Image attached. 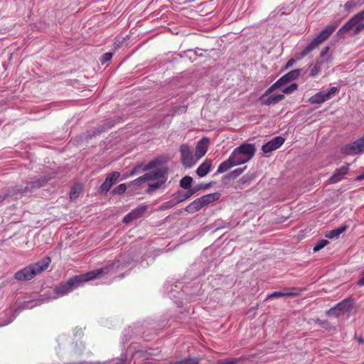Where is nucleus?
<instances>
[{"mask_svg":"<svg viewBox=\"0 0 364 364\" xmlns=\"http://www.w3.org/2000/svg\"><path fill=\"white\" fill-rule=\"evenodd\" d=\"M124 360H125V358H122V359H121L120 363H122Z\"/></svg>","mask_w":364,"mask_h":364,"instance_id":"6e6d98bb","label":"nucleus"},{"mask_svg":"<svg viewBox=\"0 0 364 364\" xmlns=\"http://www.w3.org/2000/svg\"><path fill=\"white\" fill-rule=\"evenodd\" d=\"M80 191V186H74L72 188L70 193V199H75L78 197L79 193Z\"/></svg>","mask_w":364,"mask_h":364,"instance_id":"473e14b6","label":"nucleus"},{"mask_svg":"<svg viewBox=\"0 0 364 364\" xmlns=\"http://www.w3.org/2000/svg\"><path fill=\"white\" fill-rule=\"evenodd\" d=\"M46 183L45 178H35L33 181L26 183V186H16L6 188L4 193L0 195V203L4 202L11 203L12 200L20 198L23 194L31 192L33 189L38 188Z\"/></svg>","mask_w":364,"mask_h":364,"instance_id":"f03ea898","label":"nucleus"},{"mask_svg":"<svg viewBox=\"0 0 364 364\" xmlns=\"http://www.w3.org/2000/svg\"><path fill=\"white\" fill-rule=\"evenodd\" d=\"M291 82L289 79L287 77L286 75L280 77L277 81H276L277 84L279 85V87H283L284 85L287 84L288 82Z\"/></svg>","mask_w":364,"mask_h":364,"instance_id":"c9c22d12","label":"nucleus"},{"mask_svg":"<svg viewBox=\"0 0 364 364\" xmlns=\"http://www.w3.org/2000/svg\"><path fill=\"white\" fill-rule=\"evenodd\" d=\"M339 92V88L337 87H331L328 90H324L317 92L309 98V102L311 104L321 105L327 100L333 97Z\"/></svg>","mask_w":364,"mask_h":364,"instance_id":"0eeeda50","label":"nucleus"},{"mask_svg":"<svg viewBox=\"0 0 364 364\" xmlns=\"http://www.w3.org/2000/svg\"><path fill=\"white\" fill-rule=\"evenodd\" d=\"M212 182L208 183H200L198 185H196L193 187H192V190L194 192V193H197L198 191L200 190H206L210 188L212 186Z\"/></svg>","mask_w":364,"mask_h":364,"instance_id":"cd10ccee","label":"nucleus"},{"mask_svg":"<svg viewBox=\"0 0 364 364\" xmlns=\"http://www.w3.org/2000/svg\"><path fill=\"white\" fill-rule=\"evenodd\" d=\"M111 188L112 186L105 180L100 187V192L101 193H107Z\"/></svg>","mask_w":364,"mask_h":364,"instance_id":"72a5a7b5","label":"nucleus"},{"mask_svg":"<svg viewBox=\"0 0 364 364\" xmlns=\"http://www.w3.org/2000/svg\"><path fill=\"white\" fill-rule=\"evenodd\" d=\"M140 170L142 171V164H139L134 168V169L131 171L130 175L133 176L136 174Z\"/></svg>","mask_w":364,"mask_h":364,"instance_id":"37998d69","label":"nucleus"},{"mask_svg":"<svg viewBox=\"0 0 364 364\" xmlns=\"http://www.w3.org/2000/svg\"><path fill=\"white\" fill-rule=\"evenodd\" d=\"M246 168H247V166H245L242 168H236V169L233 170L232 171L228 173V175H227L225 177L228 178L235 179V178H237L239 176H240L244 172V171L246 169Z\"/></svg>","mask_w":364,"mask_h":364,"instance_id":"a878e982","label":"nucleus"},{"mask_svg":"<svg viewBox=\"0 0 364 364\" xmlns=\"http://www.w3.org/2000/svg\"><path fill=\"white\" fill-rule=\"evenodd\" d=\"M146 176L144 174V175L137 178L136 179H135L134 181V183L137 185V184H140L143 182H146Z\"/></svg>","mask_w":364,"mask_h":364,"instance_id":"79ce46f5","label":"nucleus"},{"mask_svg":"<svg viewBox=\"0 0 364 364\" xmlns=\"http://www.w3.org/2000/svg\"><path fill=\"white\" fill-rule=\"evenodd\" d=\"M329 242L326 240H321L318 241L316 245L314 247L313 250L314 252H318L326 246Z\"/></svg>","mask_w":364,"mask_h":364,"instance_id":"c756f323","label":"nucleus"},{"mask_svg":"<svg viewBox=\"0 0 364 364\" xmlns=\"http://www.w3.org/2000/svg\"><path fill=\"white\" fill-rule=\"evenodd\" d=\"M218 364H234V362L233 361H223V362H220Z\"/></svg>","mask_w":364,"mask_h":364,"instance_id":"3c124183","label":"nucleus"},{"mask_svg":"<svg viewBox=\"0 0 364 364\" xmlns=\"http://www.w3.org/2000/svg\"><path fill=\"white\" fill-rule=\"evenodd\" d=\"M329 48H330L328 46H326L322 49L320 53L321 58H323L328 53Z\"/></svg>","mask_w":364,"mask_h":364,"instance_id":"c03bdc74","label":"nucleus"},{"mask_svg":"<svg viewBox=\"0 0 364 364\" xmlns=\"http://www.w3.org/2000/svg\"><path fill=\"white\" fill-rule=\"evenodd\" d=\"M364 28V10L359 12L348 20L338 31L337 36L342 38L348 33L354 36L359 33Z\"/></svg>","mask_w":364,"mask_h":364,"instance_id":"20e7f679","label":"nucleus"},{"mask_svg":"<svg viewBox=\"0 0 364 364\" xmlns=\"http://www.w3.org/2000/svg\"><path fill=\"white\" fill-rule=\"evenodd\" d=\"M250 181V178H249L248 176H244L241 178V181L242 182V183H247V181Z\"/></svg>","mask_w":364,"mask_h":364,"instance_id":"09e8293b","label":"nucleus"},{"mask_svg":"<svg viewBox=\"0 0 364 364\" xmlns=\"http://www.w3.org/2000/svg\"><path fill=\"white\" fill-rule=\"evenodd\" d=\"M33 303L32 301L26 304V308H32L33 306V305H30V304Z\"/></svg>","mask_w":364,"mask_h":364,"instance_id":"864d4df0","label":"nucleus"},{"mask_svg":"<svg viewBox=\"0 0 364 364\" xmlns=\"http://www.w3.org/2000/svg\"><path fill=\"white\" fill-rule=\"evenodd\" d=\"M158 164V161L156 160H152L149 161L147 164L143 165L142 164V171H146L148 170L152 169L156 166Z\"/></svg>","mask_w":364,"mask_h":364,"instance_id":"2f4dec72","label":"nucleus"},{"mask_svg":"<svg viewBox=\"0 0 364 364\" xmlns=\"http://www.w3.org/2000/svg\"><path fill=\"white\" fill-rule=\"evenodd\" d=\"M119 267L120 260L117 259L111 264L105 267L92 270L86 274L74 276L69 279L67 282L61 283L54 289V292L57 295L56 296H54V298L63 296L78 287L82 285L85 282L99 278L102 274H107L114 268L118 269Z\"/></svg>","mask_w":364,"mask_h":364,"instance_id":"f257e3e1","label":"nucleus"},{"mask_svg":"<svg viewBox=\"0 0 364 364\" xmlns=\"http://www.w3.org/2000/svg\"><path fill=\"white\" fill-rule=\"evenodd\" d=\"M358 285L364 286V271L360 274V278L358 282Z\"/></svg>","mask_w":364,"mask_h":364,"instance_id":"49530a36","label":"nucleus"},{"mask_svg":"<svg viewBox=\"0 0 364 364\" xmlns=\"http://www.w3.org/2000/svg\"><path fill=\"white\" fill-rule=\"evenodd\" d=\"M338 23L327 25L311 41V42L301 51V57H304L309 53L317 48L322 43L327 40L335 31Z\"/></svg>","mask_w":364,"mask_h":364,"instance_id":"423d86ee","label":"nucleus"},{"mask_svg":"<svg viewBox=\"0 0 364 364\" xmlns=\"http://www.w3.org/2000/svg\"><path fill=\"white\" fill-rule=\"evenodd\" d=\"M358 341H359L360 343H363V342H364V341H363V338H359V339H358Z\"/></svg>","mask_w":364,"mask_h":364,"instance_id":"5fc2aeb1","label":"nucleus"},{"mask_svg":"<svg viewBox=\"0 0 364 364\" xmlns=\"http://www.w3.org/2000/svg\"><path fill=\"white\" fill-rule=\"evenodd\" d=\"M181 163L186 168H191L198 161L197 157L193 156L191 149L187 144H182L180 147Z\"/></svg>","mask_w":364,"mask_h":364,"instance_id":"9d476101","label":"nucleus"},{"mask_svg":"<svg viewBox=\"0 0 364 364\" xmlns=\"http://www.w3.org/2000/svg\"><path fill=\"white\" fill-rule=\"evenodd\" d=\"M296 294L292 292H282V291H274L273 293L269 294L267 297V299H271L274 298H279L282 296H294Z\"/></svg>","mask_w":364,"mask_h":364,"instance_id":"393cba45","label":"nucleus"},{"mask_svg":"<svg viewBox=\"0 0 364 364\" xmlns=\"http://www.w3.org/2000/svg\"><path fill=\"white\" fill-rule=\"evenodd\" d=\"M194 193L192 188L188 189L186 192L183 193L180 192L176 196L177 203H182L189 198H191Z\"/></svg>","mask_w":364,"mask_h":364,"instance_id":"4be33fe9","label":"nucleus"},{"mask_svg":"<svg viewBox=\"0 0 364 364\" xmlns=\"http://www.w3.org/2000/svg\"><path fill=\"white\" fill-rule=\"evenodd\" d=\"M235 166L236 165L234 164V161L232 160H231V157L229 156V158L227 160L222 162L219 165L216 173H224V172L227 171L228 170H229L230 168H231L232 167Z\"/></svg>","mask_w":364,"mask_h":364,"instance_id":"aec40b11","label":"nucleus"},{"mask_svg":"<svg viewBox=\"0 0 364 364\" xmlns=\"http://www.w3.org/2000/svg\"><path fill=\"white\" fill-rule=\"evenodd\" d=\"M296 62V60L293 58L290 59L288 60V62L287 63L286 65H285V68L286 69H288L290 67H291L294 63Z\"/></svg>","mask_w":364,"mask_h":364,"instance_id":"a18cd8bd","label":"nucleus"},{"mask_svg":"<svg viewBox=\"0 0 364 364\" xmlns=\"http://www.w3.org/2000/svg\"><path fill=\"white\" fill-rule=\"evenodd\" d=\"M146 210L147 205L141 204L136 207L135 209L132 210L130 213L133 218L136 220L140 218Z\"/></svg>","mask_w":364,"mask_h":364,"instance_id":"412c9836","label":"nucleus"},{"mask_svg":"<svg viewBox=\"0 0 364 364\" xmlns=\"http://www.w3.org/2000/svg\"><path fill=\"white\" fill-rule=\"evenodd\" d=\"M320 71V66L315 65L310 70V75L312 77L316 76Z\"/></svg>","mask_w":364,"mask_h":364,"instance_id":"ea45409f","label":"nucleus"},{"mask_svg":"<svg viewBox=\"0 0 364 364\" xmlns=\"http://www.w3.org/2000/svg\"><path fill=\"white\" fill-rule=\"evenodd\" d=\"M280 88L279 85L275 82L272 85H271L264 92L263 95H265V97L268 96L271 92H272L274 90Z\"/></svg>","mask_w":364,"mask_h":364,"instance_id":"4c0bfd02","label":"nucleus"},{"mask_svg":"<svg viewBox=\"0 0 364 364\" xmlns=\"http://www.w3.org/2000/svg\"><path fill=\"white\" fill-rule=\"evenodd\" d=\"M220 197V194L219 193H209L205 196H203L199 198L202 205L203 207L209 205L211 203H213L218 200H219Z\"/></svg>","mask_w":364,"mask_h":364,"instance_id":"dca6fc26","label":"nucleus"},{"mask_svg":"<svg viewBox=\"0 0 364 364\" xmlns=\"http://www.w3.org/2000/svg\"><path fill=\"white\" fill-rule=\"evenodd\" d=\"M347 229V225L341 226L336 229H333L331 231L327 232L325 234V237L328 239H337L340 235L344 232Z\"/></svg>","mask_w":364,"mask_h":364,"instance_id":"a211bd4d","label":"nucleus"},{"mask_svg":"<svg viewBox=\"0 0 364 364\" xmlns=\"http://www.w3.org/2000/svg\"><path fill=\"white\" fill-rule=\"evenodd\" d=\"M112 58V53L110 52L106 53L103 54L101 57L100 62L101 63L105 64L106 63L109 62Z\"/></svg>","mask_w":364,"mask_h":364,"instance_id":"f704fd0d","label":"nucleus"},{"mask_svg":"<svg viewBox=\"0 0 364 364\" xmlns=\"http://www.w3.org/2000/svg\"><path fill=\"white\" fill-rule=\"evenodd\" d=\"M300 73L301 70L295 69L287 73L286 75L289 79L290 81H292L299 77Z\"/></svg>","mask_w":364,"mask_h":364,"instance_id":"7c9ffc66","label":"nucleus"},{"mask_svg":"<svg viewBox=\"0 0 364 364\" xmlns=\"http://www.w3.org/2000/svg\"><path fill=\"white\" fill-rule=\"evenodd\" d=\"M135 220L133 216L132 215L131 213H129L127 215H126L123 218V222L124 223H129L132 222V220Z\"/></svg>","mask_w":364,"mask_h":364,"instance_id":"a19ab883","label":"nucleus"},{"mask_svg":"<svg viewBox=\"0 0 364 364\" xmlns=\"http://www.w3.org/2000/svg\"><path fill=\"white\" fill-rule=\"evenodd\" d=\"M356 181H362V180H364V173L356 177L355 178Z\"/></svg>","mask_w":364,"mask_h":364,"instance_id":"8fccbe9b","label":"nucleus"},{"mask_svg":"<svg viewBox=\"0 0 364 364\" xmlns=\"http://www.w3.org/2000/svg\"><path fill=\"white\" fill-rule=\"evenodd\" d=\"M212 161L206 159L202 163L196 170V173L199 177H203L207 175L211 170Z\"/></svg>","mask_w":364,"mask_h":364,"instance_id":"2eb2a0df","label":"nucleus"},{"mask_svg":"<svg viewBox=\"0 0 364 364\" xmlns=\"http://www.w3.org/2000/svg\"><path fill=\"white\" fill-rule=\"evenodd\" d=\"M193 182V178L189 176H186L183 177L180 181V186L184 189H190L191 188V183Z\"/></svg>","mask_w":364,"mask_h":364,"instance_id":"b1692460","label":"nucleus"},{"mask_svg":"<svg viewBox=\"0 0 364 364\" xmlns=\"http://www.w3.org/2000/svg\"><path fill=\"white\" fill-rule=\"evenodd\" d=\"M298 87V85L296 83H292L289 86L285 87L283 89L282 92L285 94H290L293 91H294L295 90H296Z\"/></svg>","mask_w":364,"mask_h":364,"instance_id":"e433bc0d","label":"nucleus"},{"mask_svg":"<svg viewBox=\"0 0 364 364\" xmlns=\"http://www.w3.org/2000/svg\"><path fill=\"white\" fill-rule=\"evenodd\" d=\"M17 314H18V313H17L16 311H15V312L14 313V315H13L12 318H10V319H9L7 322H6L5 323L1 324V326H5V325H7V324H9V323H11V322H12V321H13V320L15 318V317L17 316Z\"/></svg>","mask_w":364,"mask_h":364,"instance_id":"de8ad7c7","label":"nucleus"},{"mask_svg":"<svg viewBox=\"0 0 364 364\" xmlns=\"http://www.w3.org/2000/svg\"><path fill=\"white\" fill-rule=\"evenodd\" d=\"M284 141L285 140L282 136H276L271 141L264 144L262 147V150L264 154L270 153L279 148L284 143Z\"/></svg>","mask_w":364,"mask_h":364,"instance_id":"9b49d317","label":"nucleus"},{"mask_svg":"<svg viewBox=\"0 0 364 364\" xmlns=\"http://www.w3.org/2000/svg\"><path fill=\"white\" fill-rule=\"evenodd\" d=\"M284 99V95L283 94H278L274 95L267 96L262 95L259 98L260 101L262 104L265 105H274Z\"/></svg>","mask_w":364,"mask_h":364,"instance_id":"4468645a","label":"nucleus"},{"mask_svg":"<svg viewBox=\"0 0 364 364\" xmlns=\"http://www.w3.org/2000/svg\"><path fill=\"white\" fill-rule=\"evenodd\" d=\"M164 171L161 169H157L145 173L146 181H151L164 178Z\"/></svg>","mask_w":364,"mask_h":364,"instance_id":"6ab92c4d","label":"nucleus"},{"mask_svg":"<svg viewBox=\"0 0 364 364\" xmlns=\"http://www.w3.org/2000/svg\"><path fill=\"white\" fill-rule=\"evenodd\" d=\"M126 190L127 186L124 183H122L113 189L112 193L114 195H121L124 193L126 191Z\"/></svg>","mask_w":364,"mask_h":364,"instance_id":"c85d7f7f","label":"nucleus"},{"mask_svg":"<svg viewBox=\"0 0 364 364\" xmlns=\"http://www.w3.org/2000/svg\"><path fill=\"white\" fill-rule=\"evenodd\" d=\"M364 152V135L358 140L346 144L341 148V153L346 155H357Z\"/></svg>","mask_w":364,"mask_h":364,"instance_id":"1a4fd4ad","label":"nucleus"},{"mask_svg":"<svg viewBox=\"0 0 364 364\" xmlns=\"http://www.w3.org/2000/svg\"><path fill=\"white\" fill-rule=\"evenodd\" d=\"M177 204H178V203H177V200L176 202L168 201V202H166V203H163L162 208L164 210L169 209V208H171L174 207Z\"/></svg>","mask_w":364,"mask_h":364,"instance_id":"58836bf2","label":"nucleus"},{"mask_svg":"<svg viewBox=\"0 0 364 364\" xmlns=\"http://www.w3.org/2000/svg\"><path fill=\"white\" fill-rule=\"evenodd\" d=\"M51 262L49 257L43 258L38 262L30 265L18 271L15 274V279L18 281H28L33 279L36 274L46 270Z\"/></svg>","mask_w":364,"mask_h":364,"instance_id":"7ed1b4c3","label":"nucleus"},{"mask_svg":"<svg viewBox=\"0 0 364 364\" xmlns=\"http://www.w3.org/2000/svg\"><path fill=\"white\" fill-rule=\"evenodd\" d=\"M348 164L346 166H343L339 168H337L333 173V175L329 178L328 181L330 183H336L341 181L345 175L347 174L348 171Z\"/></svg>","mask_w":364,"mask_h":364,"instance_id":"ddd939ff","label":"nucleus"},{"mask_svg":"<svg viewBox=\"0 0 364 364\" xmlns=\"http://www.w3.org/2000/svg\"><path fill=\"white\" fill-rule=\"evenodd\" d=\"M351 4H352V2H351V1H348L347 3H346V4H345V7H346V9L350 8V6H351Z\"/></svg>","mask_w":364,"mask_h":364,"instance_id":"603ef678","label":"nucleus"},{"mask_svg":"<svg viewBox=\"0 0 364 364\" xmlns=\"http://www.w3.org/2000/svg\"><path fill=\"white\" fill-rule=\"evenodd\" d=\"M286 14V12H284V11L282 12V14Z\"/></svg>","mask_w":364,"mask_h":364,"instance_id":"4d7b16f0","label":"nucleus"},{"mask_svg":"<svg viewBox=\"0 0 364 364\" xmlns=\"http://www.w3.org/2000/svg\"><path fill=\"white\" fill-rule=\"evenodd\" d=\"M203 208L199 198L194 200L189 205L185 208V210L191 214H193Z\"/></svg>","mask_w":364,"mask_h":364,"instance_id":"f3484780","label":"nucleus"},{"mask_svg":"<svg viewBox=\"0 0 364 364\" xmlns=\"http://www.w3.org/2000/svg\"><path fill=\"white\" fill-rule=\"evenodd\" d=\"M165 181H166V178H163L160 179V181H158L156 183L149 184L147 191L149 193L155 191L156 189L159 188L165 183Z\"/></svg>","mask_w":364,"mask_h":364,"instance_id":"bb28decb","label":"nucleus"},{"mask_svg":"<svg viewBox=\"0 0 364 364\" xmlns=\"http://www.w3.org/2000/svg\"><path fill=\"white\" fill-rule=\"evenodd\" d=\"M256 148L254 144L244 143L235 148L230 156L236 166L245 164L255 156Z\"/></svg>","mask_w":364,"mask_h":364,"instance_id":"39448f33","label":"nucleus"},{"mask_svg":"<svg viewBox=\"0 0 364 364\" xmlns=\"http://www.w3.org/2000/svg\"><path fill=\"white\" fill-rule=\"evenodd\" d=\"M120 176V173L118 171H113L107 174L106 181L112 186L115 184Z\"/></svg>","mask_w":364,"mask_h":364,"instance_id":"5701e85b","label":"nucleus"},{"mask_svg":"<svg viewBox=\"0 0 364 364\" xmlns=\"http://www.w3.org/2000/svg\"><path fill=\"white\" fill-rule=\"evenodd\" d=\"M209 139L206 137L200 139L196 144L195 155L198 160L202 158L207 152Z\"/></svg>","mask_w":364,"mask_h":364,"instance_id":"f8f14e48","label":"nucleus"},{"mask_svg":"<svg viewBox=\"0 0 364 364\" xmlns=\"http://www.w3.org/2000/svg\"><path fill=\"white\" fill-rule=\"evenodd\" d=\"M353 300L351 298H348L338 303L334 307L331 308L327 311V314L338 317L346 312L350 311L353 309Z\"/></svg>","mask_w":364,"mask_h":364,"instance_id":"6e6552de","label":"nucleus"}]
</instances>
